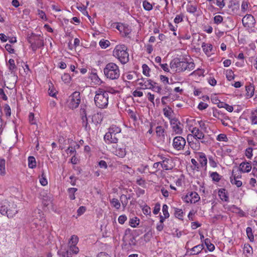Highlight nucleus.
Listing matches in <instances>:
<instances>
[{"instance_id": "53", "label": "nucleus", "mask_w": 257, "mask_h": 257, "mask_svg": "<svg viewBox=\"0 0 257 257\" xmlns=\"http://www.w3.org/2000/svg\"><path fill=\"white\" fill-rule=\"evenodd\" d=\"M226 78L228 80L231 81L234 78V75L233 74V72L232 70H229L227 72L226 74Z\"/></svg>"}, {"instance_id": "50", "label": "nucleus", "mask_w": 257, "mask_h": 257, "mask_svg": "<svg viewBox=\"0 0 257 257\" xmlns=\"http://www.w3.org/2000/svg\"><path fill=\"white\" fill-rule=\"evenodd\" d=\"M245 156L248 159H251L252 156V148L249 147L245 150Z\"/></svg>"}, {"instance_id": "28", "label": "nucleus", "mask_w": 257, "mask_h": 257, "mask_svg": "<svg viewBox=\"0 0 257 257\" xmlns=\"http://www.w3.org/2000/svg\"><path fill=\"white\" fill-rule=\"evenodd\" d=\"M110 203L111 205L116 209H119L120 208L121 204L117 199L112 198L110 200Z\"/></svg>"}, {"instance_id": "7", "label": "nucleus", "mask_w": 257, "mask_h": 257, "mask_svg": "<svg viewBox=\"0 0 257 257\" xmlns=\"http://www.w3.org/2000/svg\"><path fill=\"white\" fill-rule=\"evenodd\" d=\"M243 26L245 28H254L255 20L253 16L250 14H246L242 19Z\"/></svg>"}, {"instance_id": "13", "label": "nucleus", "mask_w": 257, "mask_h": 257, "mask_svg": "<svg viewBox=\"0 0 257 257\" xmlns=\"http://www.w3.org/2000/svg\"><path fill=\"white\" fill-rule=\"evenodd\" d=\"M79 251V248L76 245H69V249L63 252L62 256L64 257H72V254H77Z\"/></svg>"}, {"instance_id": "38", "label": "nucleus", "mask_w": 257, "mask_h": 257, "mask_svg": "<svg viewBox=\"0 0 257 257\" xmlns=\"http://www.w3.org/2000/svg\"><path fill=\"white\" fill-rule=\"evenodd\" d=\"M175 215L178 219L182 220V218L183 217V212L182 209L176 208Z\"/></svg>"}, {"instance_id": "47", "label": "nucleus", "mask_w": 257, "mask_h": 257, "mask_svg": "<svg viewBox=\"0 0 257 257\" xmlns=\"http://www.w3.org/2000/svg\"><path fill=\"white\" fill-rule=\"evenodd\" d=\"M217 140L218 141L227 142L228 141L226 136L224 134H220L218 135Z\"/></svg>"}, {"instance_id": "42", "label": "nucleus", "mask_w": 257, "mask_h": 257, "mask_svg": "<svg viewBox=\"0 0 257 257\" xmlns=\"http://www.w3.org/2000/svg\"><path fill=\"white\" fill-rule=\"evenodd\" d=\"M168 206L166 204H164L162 207V211L164 218H169L170 215L168 212Z\"/></svg>"}, {"instance_id": "62", "label": "nucleus", "mask_w": 257, "mask_h": 257, "mask_svg": "<svg viewBox=\"0 0 257 257\" xmlns=\"http://www.w3.org/2000/svg\"><path fill=\"white\" fill-rule=\"evenodd\" d=\"M241 10L242 12H245L248 9V4L245 1H243L241 4Z\"/></svg>"}, {"instance_id": "59", "label": "nucleus", "mask_w": 257, "mask_h": 257, "mask_svg": "<svg viewBox=\"0 0 257 257\" xmlns=\"http://www.w3.org/2000/svg\"><path fill=\"white\" fill-rule=\"evenodd\" d=\"M216 5L220 9H222L225 6L224 0H216Z\"/></svg>"}, {"instance_id": "63", "label": "nucleus", "mask_w": 257, "mask_h": 257, "mask_svg": "<svg viewBox=\"0 0 257 257\" xmlns=\"http://www.w3.org/2000/svg\"><path fill=\"white\" fill-rule=\"evenodd\" d=\"M209 159V164L210 165L213 167V168H215L217 166V164H216V162L213 160L212 157H209L208 158Z\"/></svg>"}, {"instance_id": "15", "label": "nucleus", "mask_w": 257, "mask_h": 257, "mask_svg": "<svg viewBox=\"0 0 257 257\" xmlns=\"http://www.w3.org/2000/svg\"><path fill=\"white\" fill-rule=\"evenodd\" d=\"M27 40L28 42L36 43L38 44L42 42L44 44L43 40L40 36H38L35 34L32 33L30 35H28L27 36Z\"/></svg>"}, {"instance_id": "51", "label": "nucleus", "mask_w": 257, "mask_h": 257, "mask_svg": "<svg viewBox=\"0 0 257 257\" xmlns=\"http://www.w3.org/2000/svg\"><path fill=\"white\" fill-rule=\"evenodd\" d=\"M187 10L188 12L193 14L197 11V7L193 5L188 6Z\"/></svg>"}, {"instance_id": "21", "label": "nucleus", "mask_w": 257, "mask_h": 257, "mask_svg": "<svg viewBox=\"0 0 257 257\" xmlns=\"http://www.w3.org/2000/svg\"><path fill=\"white\" fill-rule=\"evenodd\" d=\"M149 85H150L149 89H152V90L157 92L159 94H162V88L161 86L157 85V83L152 80H150Z\"/></svg>"}, {"instance_id": "2", "label": "nucleus", "mask_w": 257, "mask_h": 257, "mask_svg": "<svg viewBox=\"0 0 257 257\" xmlns=\"http://www.w3.org/2000/svg\"><path fill=\"white\" fill-rule=\"evenodd\" d=\"M127 48L124 45H118L113 51V55L118 59L122 64H125L129 61V55L127 51Z\"/></svg>"}, {"instance_id": "41", "label": "nucleus", "mask_w": 257, "mask_h": 257, "mask_svg": "<svg viewBox=\"0 0 257 257\" xmlns=\"http://www.w3.org/2000/svg\"><path fill=\"white\" fill-rule=\"evenodd\" d=\"M140 220L137 218V217H135L134 218L131 219L130 221V225L133 227H136L139 224Z\"/></svg>"}, {"instance_id": "61", "label": "nucleus", "mask_w": 257, "mask_h": 257, "mask_svg": "<svg viewBox=\"0 0 257 257\" xmlns=\"http://www.w3.org/2000/svg\"><path fill=\"white\" fill-rule=\"evenodd\" d=\"M86 106L85 105H84L83 106H82V105L81 106V108L80 109V113L81 115V117L83 115H85V117H87V114H86Z\"/></svg>"}, {"instance_id": "11", "label": "nucleus", "mask_w": 257, "mask_h": 257, "mask_svg": "<svg viewBox=\"0 0 257 257\" xmlns=\"http://www.w3.org/2000/svg\"><path fill=\"white\" fill-rule=\"evenodd\" d=\"M192 133L193 136L191 135H188L187 136V141L189 143L190 138L194 137L196 140H201L204 137V135L203 132L200 131L198 128L194 127L192 131Z\"/></svg>"}, {"instance_id": "33", "label": "nucleus", "mask_w": 257, "mask_h": 257, "mask_svg": "<svg viewBox=\"0 0 257 257\" xmlns=\"http://www.w3.org/2000/svg\"><path fill=\"white\" fill-rule=\"evenodd\" d=\"M119 199H120V201L122 204V205L123 206V208L124 209L126 207V206L128 203V200L126 198V195H125L124 194H122L120 196Z\"/></svg>"}, {"instance_id": "25", "label": "nucleus", "mask_w": 257, "mask_h": 257, "mask_svg": "<svg viewBox=\"0 0 257 257\" xmlns=\"http://www.w3.org/2000/svg\"><path fill=\"white\" fill-rule=\"evenodd\" d=\"M191 200L190 203H195L197 202L200 199L199 195L196 192H190Z\"/></svg>"}, {"instance_id": "8", "label": "nucleus", "mask_w": 257, "mask_h": 257, "mask_svg": "<svg viewBox=\"0 0 257 257\" xmlns=\"http://www.w3.org/2000/svg\"><path fill=\"white\" fill-rule=\"evenodd\" d=\"M170 124L173 132L177 134H181L183 132V125L176 118L170 119Z\"/></svg>"}, {"instance_id": "14", "label": "nucleus", "mask_w": 257, "mask_h": 257, "mask_svg": "<svg viewBox=\"0 0 257 257\" xmlns=\"http://www.w3.org/2000/svg\"><path fill=\"white\" fill-rule=\"evenodd\" d=\"M161 159L162 160V161H160L161 166L163 169L168 170L172 169V160L171 159L163 156L161 157Z\"/></svg>"}, {"instance_id": "39", "label": "nucleus", "mask_w": 257, "mask_h": 257, "mask_svg": "<svg viewBox=\"0 0 257 257\" xmlns=\"http://www.w3.org/2000/svg\"><path fill=\"white\" fill-rule=\"evenodd\" d=\"M143 68V73L144 75H146V76H150L149 72L150 71V69L148 67V66L147 64H143L142 66Z\"/></svg>"}, {"instance_id": "43", "label": "nucleus", "mask_w": 257, "mask_h": 257, "mask_svg": "<svg viewBox=\"0 0 257 257\" xmlns=\"http://www.w3.org/2000/svg\"><path fill=\"white\" fill-rule=\"evenodd\" d=\"M61 78L65 83H69L71 80V76L68 73H64Z\"/></svg>"}, {"instance_id": "37", "label": "nucleus", "mask_w": 257, "mask_h": 257, "mask_svg": "<svg viewBox=\"0 0 257 257\" xmlns=\"http://www.w3.org/2000/svg\"><path fill=\"white\" fill-rule=\"evenodd\" d=\"M163 112L164 115L169 118V119L170 120V119H171L170 118V116L172 113H173V110L170 107H168V108H165L163 109Z\"/></svg>"}, {"instance_id": "46", "label": "nucleus", "mask_w": 257, "mask_h": 257, "mask_svg": "<svg viewBox=\"0 0 257 257\" xmlns=\"http://www.w3.org/2000/svg\"><path fill=\"white\" fill-rule=\"evenodd\" d=\"M251 120L252 124H257V111L252 112Z\"/></svg>"}, {"instance_id": "44", "label": "nucleus", "mask_w": 257, "mask_h": 257, "mask_svg": "<svg viewBox=\"0 0 257 257\" xmlns=\"http://www.w3.org/2000/svg\"><path fill=\"white\" fill-rule=\"evenodd\" d=\"M223 20V17L220 15H217L214 17V23L215 24L218 25L222 22Z\"/></svg>"}, {"instance_id": "40", "label": "nucleus", "mask_w": 257, "mask_h": 257, "mask_svg": "<svg viewBox=\"0 0 257 257\" xmlns=\"http://www.w3.org/2000/svg\"><path fill=\"white\" fill-rule=\"evenodd\" d=\"M156 132L158 136H164V129L161 126H158L156 127Z\"/></svg>"}, {"instance_id": "45", "label": "nucleus", "mask_w": 257, "mask_h": 257, "mask_svg": "<svg viewBox=\"0 0 257 257\" xmlns=\"http://www.w3.org/2000/svg\"><path fill=\"white\" fill-rule=\"evenodd\" d=\"M143 5L144 9L147 11H150L153 9L152 5L147 1H144Z\"/></svg>"}, {"instance_id": "16", "label": "nucleus", "mask_w": 257, "mask_h": 257, "mask_svg": "<svg viewBox=\"0 0 257 257\" xmlns=\"http://www.w3.org/2000/svg\"><path fill=\"white\" fill-rule=\"evenodd\" d=\"M118 135H112L110 133H106L104 136V139L105 141H108L110 143L116 144L117 143L118 139Z\"/></svg>"}, {"instance_id": "24", "label": "nucleus", "mask_w": 257, "mask_h": 257, "mask_svg": "<svg viewBox=\"0 0 257 257\" xmlns=\"http://www.w3.org/2000/svg\"><path fill=\"white\" fill-rule=\"evenodd\" d=\"M246 95L247 97L250 98L254 94V86L251 84L246 86Z\"/></svg>"}, {"instance_id": "1", "label": "nucleus", "mask_w": 257, "mask_h": 257, "mask_svg": "<svg viewBox=\"0 0 257 257\" xmlns=\"http://www.w3.org/2000/svg\"><path fill=\"white\" fill-rule=\"evenodd\" d=\"M170 67L171 69H176L178 72L188 70L189 71L193 70L195 68L194 63L192 61L188 62L186 59L175 58L170 63Z\"/></svg>"}, {"instance_id": "60", "label": "nucleus", "mask_w": 257, "mask_h": 257, "mask_svg": "<svg viewBox=\"0 0 257 257\" xmlns=\"http://www.w3.org/2000/svg\"><path fill=\"white\" fill-rule=\"evenodd\" d=\"M208 107V104L206 103L201 102L199 103L198 108L200 110H203L206 108Z\"/></svg>"}, {"instance_id": "35", "label": "nucleus", "mask_w": 257, "mask_h": 257, "mask_svg": "<svg viewBox=\"0 0 257 257\" xmlns=\"http://www.w3.org/2000/svg\"><path fill=\"white\" fill-rule=\"evenodd\" d=\"M78 242V237L75 235H73L71 236V238L69 241V245H76Z\"/></svg>"}, {"instance_id": "5", "label": "nucleus", "mask_w": 257, "mask_h": 257, "mask_svg": "<svg viewBox=\"0 0 257 257\" xmlns=\"http://www.w3.org/2000/svg\"><path fill=\"white\" fill-rule=\"evenodd\" d=\"M9 202L5 200L0 203V213L3 215H6L9 218H12L18 212L16 209L17 205L13 204L11 208Z\"/></svg>"}, {"instance_id": "55", "label": "nucleus", "mask_w": 257, "mask_h": 257, "mask_svg": "<svg viewBox=\"0 0 257 257\" xmlns=\"http://www.w3.org/2000/svg\"><path fill=\"white\" fill-rule=\"evenodd\" d=\"M86 211V208L84 206L80 207L77 210V215L80 216L83 214Z\"/></svg>"}, {"instance_id": "22", "label": "nucleus", "mask_w": 257, "mask_h": 257, "mask_svg": "<svg viewBox=\"0 0 257 257\" xmlns=\"http://www.w3.org/2000/svg\"><path fill=\"white\" fill-rule=\"evenodd\" d=\"M121 132V128L114 125H112L108 130L107 133H110L112 135H118Z\"/></svg>"}, {"instance_id": "29", "label": "nucleus", "mask_w": 257, "mask_h": 257, "mask_svg": "<svg viewBox=\"0 0 257 257\" xmlns=\"http://www.w3.org/2000/svg\"><path fill=\"white\" fill-rule=\"evenodd\" d=\"M246 233L250 241L253 242L254 241V236L252 228L250 227H247L246 229Z\"/></svg>"}, {"instance_id": "19", "label": "nucleus", "mask_w": 257, "mask_h": 257, "mask_svg": "<svg viewBox=\"0 0 257 257\" xmlns=\"http://www.w3.org/2000/svg\"><path fill=\"white\" fill-rule=\"evenodd\" d=\"M197 158L201 164V166H206L207 165V160L204 153L199 152L197 154Z\"/></svg>"}, {"instance_id": "20", "label": "nucleus", "mask_w": 257, "mask_h": 257, "mask_svg": "<svg viewBox=\"0 0 257 257\" xmlns=\"http://www.w3.org/2000/svg\"><path fill=\"white\" fill-rule=\"evenodd\" d=\"M234 171H232V176L230 177V182L232 184L235 185L237 187H239L242 185V182L238 180L239 178V175L236 176L234 174Z\"/></svg>"}, {"instance_id": "18", "label": "nucleus", "mask_w": 257, "mask_h": 257, "mask_svg": "<svg viewBox=\"0 0 257 257\" xmlns=\"http://www.w3.org/2000/svg\"><path fill=\"white\" fill-rule=\"evenodd\" d=\"M252 168L250 162H242L239 167V170L242 172H249Z\"/></svg>"}, {"instance_id": "32", "label": "nucleus", "mask_w": 257, "mask_h": 257, "mask_svg": "<svg viewBox=\"0 0 257 257\" xmlns=\"http://www.w3.org/2000/svg\"><path fill=\"white\" fill-rule=\"evenodd\" d=\"M244 253L251 254L253 252L252 248L249 244H245L243 247Z\"/></svg>"}, {"instance_id": "54", "label": "nucleus", "mask_w": 257, "mask_h": 257, "mask_svg": "<svg viewBox=\"0 0 257 257\" xmlns=\"http://www.w3.org/2000/svg\"><path fill=\"white\" fill-rule=\"evenodd\" d=\"M126 219L127 217L125 215H121L119 216L118 218V221L120 224H122L126 220Z\"/></svg>"}, {"instance_id": "34", "label": "nucleus", "mask_w": 257, "mask_h": 257, "mask_svg": "<svg viewBox=\"0 0 257 257\" xmlns=\"http://www.w3.org/2000/svg\"><path fill=\"white\" fill-rule=\"evenodd\" d=\"M81 119L82 120V125L85 128V130L87 131H89L90 127L88 125V120L87 117H85V115H83L81 117Z\"/></svg>"}, {"instance_id": "36", "label": "nucleus", "mask_w": 257, "mask_h": 257, "mask_svg": "<svg viewBox=\"0 0 257 257\" xmlns=\"http://www.w3.org/2000/svg\"><path fill=\"white\" fill-rule=\"evenodd\" d=\"M210 177L212 180L215 182H219L221 179L220 176L216 172L211 173Z\"/></svg>"}, {"instance_id": "48", "label": "nucleus", "mask_w": 257, "mask_h": 257, "mask_svg": "<svg viewBox=\"0 0 257 257\" xmlns=\"http://www.w3.org/2000/svg\"><path fill=\"white\" fill-rule=\"evenodd\" d=\"M4 111L7 116H10L11 114V109L10 106L6 104L4 106Z\"/></svg>"}, {"instance_id": "6", "label": "nucleus", "mask_w": 257, "mask_h": 257, "mask_svg": "<svg viewBox=\"0 0 257 257\" xmlns=\"http://www.w3.org/2000/svg\"><path fill=\"white\" fill-rule=\"evenodd\" d=\"M80 101V93L75 91L69 97L68 106L72 109L76 108L79 106Z\"/></svg>"}, {"instance_id": "49", "label": "nucleus", "mask_w": 257, "mask_h": 257, "mask_svg": "<svg viewBox=\"0 0 257 257\" xmlns=\"http://www.w3.org/2000/svg\"><path fill=\"white\" fill-rule=\"evenodd\" d=\"M252 172L254 176H257V157L255 158V160L253 161V163Z\"/></svg>"}, {"instance_id": "3", "label": "nucleus", "mask_w": 257, "mask_h": 257, "mask_svg": "<svg viewBox=\"0 0 257 257\" xmlns=\"http://www.w3.org/2000/svg\"><path fill=\"white\" fill-rule=\"evenodd\" d=\"M103 72L105 77L111 80L117 79L120 76L118 66L113 62H109L105 65Z\"/></svg>"}, {"instance_id": "23", "label": "nucleus", "mask_w": 257, "mask_h": 257, "mask_svg": "<svg viewBox=\"0 0 257 257\" xmlns=\"http://www.w3.org/2000/svg\"><path fill=\"white\" fill-rule=\"evenodd\" d=\"M218 195L222 200L228 201V196L225 189L222 188L219 189L218 191Z\"/></svg>"}, {"instance_id": "12", "label": "nucleus", "mask_w": 257, "mask_h": 257, "mask_svg": "<svg viewBox=\"0 0 257 257\" xmlns=\"http://www.w3.org/2000/svg\"><path fill=\"white\" fill-rule=\"evenodd\" d=\"M113 154L119 158H124L126 155V147L124 145H116L115 150L113 152Z\"/></svg>"}, {"instance_id": "31", "label": "nucleus", "mask_w": 257, "mask_h": 257, "mask_svg": "<svg viewBox=\"0 0 257 257\" xmlns=\"http://www.w3.org/2000/svg\"><path fill=\"white\" fill-rule=\"evenodd\" d=\"M29 43L31 44V47L34 52H35L37 49L44 46V44L42 42L38 44H36V43H33V42Z\"/></svg>"}, {"instance_id": "27", "label": "nucleus", "mask_w": 257, "mask_h": 257, "mask_svg": "<svg viewBox=\"0 0 257 257\" xmlns=\"http://www.w3.org/2000/svg\"><path fill=\"white\" fill-rule=\"evenodd\" d=\"M28 166L32 169L36 167V162L34 157L30 156L28 157Z\"/></svg>"}, {"instance_id": "10", "label": "nucleus", "mask_w": 257, "mask_h": 257, "mask_svg": "<svg viewBox=\"0 0 257 257\" xmlns=\"http://www.w3.org/2000/svg\"><path fill=\"white\" fill-rule=\"evenodd\" d=\"M8 65L11 71V77L13 79V83L16 84L17 81L18 77L15 75L17 66L15 65V60L13 59H10L9 60Z\"/></svg>"}, {"instance_id": "56", "label": "nucleus", "mask_w": 257, "mask_h": 257, "mask_svg": "<svg viewBox=\"0 0 257 257\" xmlns=\"http://www.w3.org/2000/svg\"><path fill=\"white\" fill-rule=\"evenodd\" d=\"M160 210V204L159 203H157L155 204V206L154 207V210H153V213L154 214H157Z\"/></svg>"}, {"instance_id": "17", "label": "nucleus", "mask_w": 257, "mask_h": 257, "mask_svg": "<svg viewBox=\"0 0 257 257\" xmlns=\"http://www.w3.org/2000/svg\"><path fill=\"white\" fill-rule=\"evenodd\" d=\"M204 246L203 244H198L190 249L189 250L188 249L187 252L189 253V252L190 251L189 254L190 255L198 254L202 250Z\"/></svg>"}, {"instance_id": "57", "label": "nucleus", "mask_w": 257, "mask_h": 257, "mask_svg": "<svg viewBox=\"0 0 257 257\" xmlns=\"http://www.w3.org/2000/svg\"><path fill=\"white\" fill-rule=\"evenodd\" d=\"M29 121L32 124H35L36 123L35 120L34 114L31 112L29 114Z\"/></svg>"}, {"instance_id": "4", "label": "nucleus", "mask_w": 257, "mask_h": 257, "mask_svg": "<svg viewBox=\"0 0 257 257\" xmlns=\"http://www.w3.org/2000/svg\"><path fill=\"white\" fill-rule=\"evenodd\" d=\"M108 92L99 89L96 91L94 98L95 105L100 108L106 107L108 105Z\"/></svg>"}, {"instance_id": "26", "label": "nucleus", "mask_w": 257, "mask_h": 257, "mask_svg": "<svg viewBox=\"0 0 257 257\" xmlns=\"http://www.w3.org/2000/svg\"><path fill=\"white\" fill-rule=\"evenodd\" d=\"M202 47L203 48V51L205 53L209 55H210V53L212 49V45L211 44H205L204 43L202 44Z\"/></svg>"}, {"instance_id": "9", "label": "nucleus", "mask_w": 257, "mask_h": 257, "mask_svg": "<svg viewBox=\"0 0 257 257\" xmlns=\"http://www.w3.org/2000/svg\"><path fill=\"white\" fill-rule=\"evenodd\" d=\"M186 144V141L184 138L181 136L176 137L173 139V147L177 150H183Z\"/></svg>"}, {"instance_id": "64", "label": "nucleus", "mask_w": 257, "mask_h": 257, "mask_svg": "<svg viewBox=\"0 0 257 257\" xmlns=\"http://www.w3.org/2000/svg\"><path fill=\"white\" fill-rule=\"evenodd\" d=\"M99 166L101 168L106 169L107 168V165L105 161L101 160L99 163Z\"/></svg>"}, {"instance_id": "30", "label": "nucleus", "mask_w": 257, "mask_h": 257, "mask_svg": "<svg viewBox=\"0 0 257 257\" xmlns=\"http://www.w3.org/2000/svg\"><path fill=\"white\" fill-rule=\"evenodd\" d=\"M204 243L206 246L207 249L210 251H212L214 249L215 246L212 243H211L210 240L209 238H206L204 240Z\"/></svg>"}, {"instance_id": "58", "label": "nucleus", "mask_w": 257, "mask_h": 257, "mask_svg": "<svg viewBox=\"0 0 257 257\" xmlns=\"http://www.w3.org/2000/svg\"><path fill=\"white\" fill-rule=\"evenodd\" d=\"M5 48L10 53L13 54L15 53V50L12 48L11 45L7 44L5 46Z\"/></svg>"}, {"instance_id": "52", "label": "nucleus", "mask_w": 257, "mask_h": 257, "mask_svg": "<svg viewBox=\"0 0 257 257\" xmlns=\"http://www.w3.org/2000/svg\"><path fill=\"white\" fill-rule=\"evenodd\" d=\"M109 45V42L108 41L100 40L99 42V45L102 48H106Z\"/></svg>"}]
</instances>
